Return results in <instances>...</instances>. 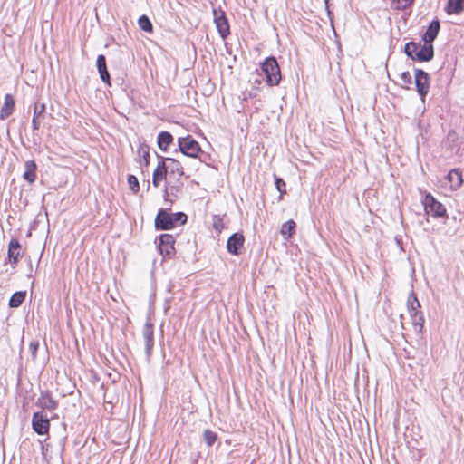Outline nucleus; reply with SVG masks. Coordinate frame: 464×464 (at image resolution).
<instances>
[{
    "instance_id": "obj_18",
    "label": "nucleus",
    "mask_w": 464,
    "mask_h": 464,
    "mask_svg": "<svg viewBox=\"0 0 464 464\" xmlns=\"http://www.w3.org/2000/svg\"><path fill=\"white\" fill-rule=\"evenodd\" d=\"M173 142V136L169 131H160L158 135V146L161 150L166 151Z\"/></svg>"
},
{
    "instance_id": "obj_33",
    "label": "nucleus",
    "mask_w": 464,
    "mask_h": 464,
    "mask_svg": "<svg viewBox=\"0 0 464 464\" xmlns=\"http://www.w3.org/2000/svg\"><path fill=\"white\" fill-rule=\"evenodd\" d=\"M45 111V105L44 103L36 102L34 108V117L39 118Z\"/></svg>"
},
{
    "instance_id": "obj_35",
    "label": "nucleus",
    "mask_w": 464,
    "mask_h": 464,
    "mask_svg": "<svg viewBox=\"0 0 464 464\" xmlns=\"http://www.w3.org/2000/svg\"><path fill=\"white\" fill-rule=\"evenodd\" d=\"M39 348V343L37 341H33L29 344V351L34 360L36 358V353Z\"/></svg>"
},
{
    "instance_id": "obj_26",
    "label": "nucleus",
    "mask_w": 464,
    "mask_h": 464,
    "mask_svg": "<svg viewBox=\"0 0 464 464\" xmlns=\"http://www.w3.org/2000/svg\"><path fill=\"white\" fill-rule=\"evenodd\" d=\"M140 28L147 33H151L153 30L152 24L148 16L141 15L138 20Z\"/></svg>"
},
{
    "instance_id": "obj_31",
    "label": "nucleus",
    "mask_w": 464,
    "mask_h": 464,
    "mask_svg": "<svg viewBox=\"0 0 464 464\" xmlns=\"http://www.w3.org/2000/svg\"><path fill=\"white\" fill-rule=\"evenodd\" d=\"M128 183L133 193H137L140 189L138 179L134 175L128 176Z\"/></svg>"
},
{
    "instance_id": "obj_22",
    "label": "nucleus",
    "mask_w": 464,
    "mask_h": 464,
    "mask_svg": "<svg viewBox=\"0 0 464 464\" xmlns=\"http://www.w3.org/2000/svg\"><path fill=\"white\" fill-rule=\"evenodd\" d=\"M295 231V222L294 220H288L283 224L281 227V235L284 238H290Z\"/></svg>"
},
{
    "instance_id": "obj_17",
    "label": "nucleus",
    "mask_w": 464,
    "mask_h": 464,
    "mask_svg": "<svg viewBox=\"0 0 464 464\" xmlns=\"http://www.w3.org/2000/svg\"><path fill=\"white\" fill-rule=\"evenodd\" d=\"M38 405L43 409L54 410L57 408L58 402L52 398L49 392H45L41 393Z\"/></svg>"
},
{
    "instance_id": "obj_15",
    "label": "nucleus",
    "mask_w": 464,
    "mask_h": 464,
    "mask_svg": "<svg viewBox=\"0 0 464 464\" xmlns=\"http://www.w3.org/2000/svg\"><path fill=\"white\" fill-rule=\"evenodd\" d=\"M14 100L11 94H5V102L0 111V119L5 120L8 118L14 111Z\"/></svg>"
},
{
    "instance_id": "obj_30",
    "label": "nucleus",
    "mask_w": 464,
    "mask_h": 464,
    "mask_svg": "<svg viewBox=\"0 0 464 464\" xmlns=\"http://www.w3.org/2000/svg\"><path fill=\"white\" fill-rule=\"evenodd\" d=\"M171 218H172L174 226L176 224L183 225L187 222V219H188L187 215L183 212L171 213Z\"/></svg>"
},
{
    "instance_id": "obj_37",
    "label": "nucleus",
    "mask_w": 464,
    "mask_h": 464,
    "mask_svg": "<svg viewBox=\"0 0 464 464\" xmlns=\"http://www.w3.org/2000/svg\"><path fill=\"white\" fill-rule=\"evenodd\" d=\"M400 78L404 85L411 83V76L408 72H401Z\"/></svg>"
},
{
    "instance_id": "obj_9",
    "label": "nucleus",
    "mask_w": 464,
    "mask_h": 464,
    "mask_svg": "<svg viewBox=\"0 0 464 464\" xmlns=\"http://www.w3.org/2000/svg\"><path fill=\"white\" fill-rule=\"evenodd\" d=\"M155 227L158 230H169L174 227L171 213L160 209L155 218Z\"/></svg>"
},
{
    "instance_id": "obj_27",
    "label": "nucleus",
    "mask_w": 464,
    "mask_h": 464,
    "mask_svg": "<svg viewBox=\"0 0 464 464\" xmlns=\"http://www.w3.org/2000/svg\"><path fill=\"white\" fill-rule=\"evenodd\" d=\"M141 161L145 166L150 164V149L147 145H140L138 150Z\"/></svg>"
},
{
    "instance_id": "obj_14",
    "label": "nucleus",
    "mask_w": 464,
    "mask_h": 464,
    "mask_svg": "<svg viewBox=\"0 0 464 464\" xmlns=\"http://www.w3.org/2000/svg\"><path fill=\"white\" fill-rule=\"evenodd\" d=\"M440 22L438 20H433L428 26L424 34L422 35L423 42L432 44L433 41L436 39L440 32Z\"/></svg>"
},
{
    "instance_id": "obj_36",
    "label": "nucleus",
    "mask_w": 464,
    "mask_h": 464,
    "mask_svg": "<svg viewBox=\"0 0 464 464\" xmlns=\"http://www.w3.org/2000/svg\"><path fill=\"white\" fill-rule=\"evenodd\" d=\"M276 188L277 190L281 193V194H284L285 193V182L280 179V178H276Z\"/></svg>"
},
{
    "instance_id": "obj_4",
    "label": "nucleus",
    "mask_w": 464,
    "mask_h": 464,
    "mask_svg": "<svg viewBox=\"0 0 464 464\" xmlns=\"http://www.w3.org/2000/svg\"><path fill=\"white\" fill-rule=\"evenodd\" d=\"M423 205L428 215H431L434 218L446 216V208L430 194L425 196Z\"/></svg>"
},
{
    "instance_id": "obj_16",
    "label": "nucleus",
    "mask_w": 464,
    "mask_h": 464,
    "mask_svg": "<svg viewBox=\"0 0 464 464\" xmlns=\"http://www.w3.org/2000/svg\"><path fill=\"white\" fill-rule=\"evenodd\" d=\"M20 248L21 245L19 241L15 238H12L8 245V258L13 264H16L18 262V258L20 256Z\"/></svg>"
},
{
    "instance_id": "obj_8",
    "label": "nucleus",
    "mask_w": 464,
    "mask_h": 464,
    "mask_svg": "<svg viewBox=\"0 0 464 464\" xmlns=\"http://www.w3.org/2000/svg\"><path fill=\"white\" fill-rule=\"evenodd\" d=\"M32 426L34 430L39 435L47 434L50 428V421L46 416L41 412H35L33 415Z\"/></svg>"
},
{
    "instance_id": "obj_10",
    "label": "nucleus",
    "mask_w": 464,
    "mask_h": 464,
    "mask_svg": "<svg viewBox=\"0 0 464 464\" xmlns=\"http://www.w3.org/2000/svg\"><path fill=\"white\" fill-rule=\"evenodd\" d=\"M434 56L433 45L428 43L420 44V47L414 54V60L419 62H429Z\"/></svg>"
},
{
    "instance_id": "obj_39",
    "label": "nucleus",
    "mask_w": 464,
    "mask_h": 464,
    "mask_svg": "<svg viewBox=\"0 0 464 464\" xmlns=\"http://www.w3.org/2000/svg\"><path fill=\"white\" fill-rule=\"evenodd\" d=\"M32 125L34 130H38L40 128V121L38 118L33 117Z\"/></svg>"
},
{
    "instance_id": "obj_34",
    "label": "nucleus",
    "mask_w": 464,
    "mask_h": 464,
    "mask_svg": "<svg viewBox=\"0 0 464 464\" xmlns=\"http://www.w3.org/2000/svg\"><path fill=\"white\" fill-rule=\"evenodd\" d=\"M213 227L215 228L216 231H218V232H220L223 229L224 224H223V220L221 218H219L218 216L214 217Z\"/></svg>"
},
{
    "instance_id": "obj_2",
    "label": "nucleus",
    "mask_w": 464,
    "mask_h": 464,
    "mask_svg": "<svg viewBox=\"0 0 464 464\" xmlns=\"http://www.w3.org/2000/svg\"><path fill=\"white\" fill-rule=\"evenodd\" d=\"M261 70L266 75L269 86H277L281 81V72L276 59L273 56L266 58L261 64Z\"/></svg>"
},
{
    "instance_id": "obj_23",
    "label": "nucleus",
    "mask_w": 464,
    "mask_h": 464,
    "mask_svg": "<svg viewBox=\"0 0 464 464\" xmlns=\"http://www.w3.org/2000/svg\"><path fill=\"white\" fill-rule=\"evenodd\" d=\"M415 0H392V7L397 11H405L411 8Z\"/></svg>"
},
{
    "instance_id": "obj_21",
    "label": "nucleus",
    "mask_w": 464,
    "mask_h": 464,
    "mask_svg": "<svg viewBox=\"0 0 464 464\" xmlns=\"http://www.w3.org/2000/svg\"><path fill=\"white\" fill-rule=\"evenodd\" d=\"M448 179L450 182L451 188H459L463 182L462 174L458 169H452L448 174Z\"/></svg>"
},
{
    "instance_id": "obj_6",
    "label": "nucleus",
    "mask_w": 464,
    "mask_h": 464,
    "mask_svg": "<svg viewBox=\"0 0 464 464\" xmlns=\"http://www.w3.org/2000/svg\"><path fill=\"white\" fill-rule=\"evenodd\" d=\"M415 85L421 100L424 101L430 89V81L428 73L421 69L415 71Z\"/></svg>"
},
{
    "instance_id": "obj_5",
    "label": "nucleus",
    "mask_w": 464,
    "mask_h": 464,
    "mask_svg": "<svg viewBox=\"0 0 464 464\" xmlns=\"http://www.w3.org/2000/svg\"><path fill=\"white\" fill-rule=\"evenodd\" d=\"M142 337L144 341L146 359L150 362L154 347V330L153 324L149 321L146 322L143 326Z\"/></svg>"
},
{
    "instance_id": "obj_19",
    "label": "nucleus",
    "mask_w": 464,
    "mask_h": 464,
    "mask_svg": "<svg viewBox=\"0 0 464 464\" xmlns=\"http://www.w3.org/2000/svg\"><path fill=\"white\" fill-rule=\"evenodd\" d=\"M25 171L24 173V179L28 181L29 183H33L35 179V171H36V164L34 160H27L25 162Z\"/></svg>"
},
{
    "instance_id": "obj_32",
    "label": "nucleus",
    "mask_w": 464,
    "mask_h": 464,
    "mask_svg": "<svg viewBox=\"0 0 464 464\" xmlns=\"http://www.w3.org/2000/svg\"><path fill=\"white\" fill-rule=\"evenodd\" d=\"M420 306V304L416 296V295L411 292L409 296H408V299H407V307H411V306Z\"/></svg>"
},
{
    "instance_id": "obj_29",
    "label": "nucleus",
    "mask_w": 464,
    "mask_h": 464,
    "mask_svg": "<svg viewBox=\"0 0 464 464\" xmlns=\"http://www.w3.org/2000/svg\"><path fill=\"white\" fill-rule=\"evenodd\" d=\"M204 440H205L206 444L208 447H211L218 440V435H217V433H215L214 431H212L210 430H206L204 431Z\"/></svg>"
},
{
    "instance_id": "obj_1",
    "label": "nucleus",
    "mask_w": 464,
    "mask_h": 464,
    "mask_svg": "<svg viewBox=\"0 0 464 464\" xmlns=\"http://www.w3.org/2000/svg\"><path fill=\"white\" fill-rule=\"evenodd\" d=\"M183 175V167L180 162L172 158H166L158 163L153 172L152 183L155 187H159L160 181L165 179L171 189L179 191L182 186L180 179Z\"/></svg>"
},
{
    "instance_id": "obj_11",
    "label": "nucleus",
    "mask_w": 464,
    "mask_h": 464,
    "mask_svg": "<svg viewBox=\"0 0 464 464\" xmlns=\"http://www.w3.org/2000/svg\"><path fill=\"white\" fill-rule=\"evenodd\" d=\"M96 65H97V69H98L101 80L104 83H106L110 86L111 85V76H110V73L107 69L106 58L104 55H102V54L98 55L97 61H96Z\"/></svg>"
},
{
    "instance_id": "obj_3",
    "label": "nucleus",
    "mask_w": 464,
    "mask_h": 464,
    "mask_svg": "<svg viewBox=\"0 0 464 464\" xmlns=\"http://www.w3.org/2000/svg\"><path fill=\"white\" fill-rule=\"evenodd\" d=\"M178 144L180 152L191 158H197L201 149L198 141L190 135L179 138Z\"/></svg>"
},
{
    "instance_id": "obj_38",
    "label": "nucleus",
    "mask_w": 464,
    "mask_h": 464,
    "mask_svg": "<svg viewBox=\"0 0 464 464\" xmlns=\"http://www.w3.org/2000/svg\"><path fill=\"white\" fill-rule=\"evenodd\" d=\"M420 308V306H417V305L411 306V307H407L410 317L412 318L414 316H417V315L422 314L421 312L419 311Z\"/></svg>"
},
{
    "instance_id": "obj_20",
    "label": "nucleus",
    "mask_w": 464,
    "mask_h": 464,
    "mask_svg": "<svg viewBox=\"0 0 464 464\" xmlns=\"http://www.w3.org/2000/svg\"><path fill=\"white\" fill-rule=\"evenodd\" d=\"M464 10V0H448L446 11L449 14H458Z\"/></svg>"
},
{
    "instance_id": "obj_13",
    "label": "nucleus",
    "mask_w": 464,
    "mask_h": 464,
    "mask_svg": "<svg viewBox=\"0 0 464 464\" xmlns=\"http://www.w3.org/2000/svg\"><path fill=\"white\" fill-rule=\"evenodd\" d=\"M175 239L170 234H163L160 237L159 247L160 253L169 255L174 250Z\"/></svg>"
},
{
    "instance_id": "obj_25",
    "label": "nucleus",
    "mask_w": 464,
    "mask_h": 464,
    "mask_svg": "<svg viewBox=\"0 0 464 464\" xmlns=\"http://www.w3.org/2000/svg\"><path fill=\"white\" fill-rule=\"evenodd\" d=\"M412 326L414 331L418 334L422 333L423 325H424V316L423 314H420L417 316L411 318Z\"/></svg>"
},
{
    "instance_id": "obj_12",
    "label": "nucleus",
    "mask_w": 464,
    "mask_h": 464,
    "mask_svg": "<svg viewBox=\"0 0 464 464\" xmlns=\"http://www.w3.org/2000/svg\"><path fill=\"white\" fill-rule=\"evenodd\" d=\"M243 243L244 237L241 234L234 233L227 240V251L233 255H237L239 248L243 246Z\"/></svg>"
},
{
    "instance_id": "obj_24",
    "label": "nucleus",
    "mask_w": 464,
    "mask_h": 464,
    "mask_svg": "<svg viewBox=\"0 0 464 464\" xmlns=\"http://www.w3.org/2000/svg\"><path fill=\"white\" fill-rule=\"evenodd\" d=\"M24 298H25V293L24 292H15L14 294H13V295L11 296L10 300H9V306L12 307V308H16L18 306H20L23 302L24 301Z\"/></svg>"
},
{
    "instance_id": "obj_28",
    "label": "nucleus",
    "mask_w": 464,
    "mask_h": 464,
    "mask_svg": "<svg viewBox=\"0 0 464 464\" xmlns=\"http://www.w3.org/2000/svg\"><path fill=\"white\" fill-rule=\"evenodd\" d=\"M420 47V44H416L414 42H409L405 44L404 52L405 53L414 60V54Z\"/></svg>"
},
{
    "instance_id": "obj_7",
    "label": "nucleus",
    "mask_w": 464,
    "mask_h": 464,
    "mask_svg": "<svg viewBox=\"0 0 464 464\" xmlns=\"http://www.w3.org/2000/svg\"><path fill=\"white\" fill-rule=\"evenodd\" d=\"M214 22L218 32L222 39H226L230 34L228 21L225 15V13L221 10H213Z\"/></svg>"
}]
</instances>
